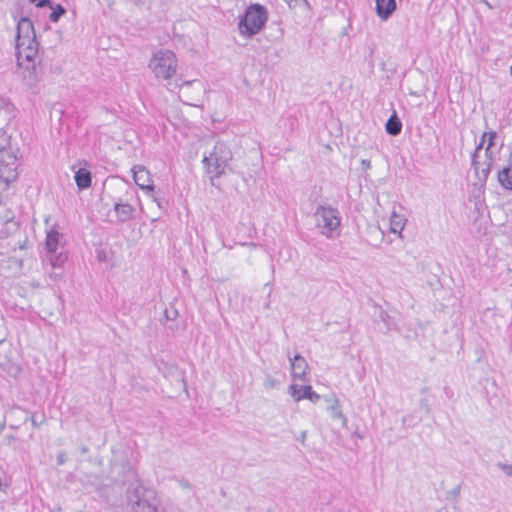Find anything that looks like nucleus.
Listing matches in <instances>:
<instances>
[{
  "label": "nucleus",
  "mask_w": 512,
  "mask_h": 512,
  "mask_svg": "<svg viewBox=\"0 0 512 512\" xmlns=\"http://www.w3.org/2000/svg\"><path fill=\"white\" fill-rule=\"evenodd\" d=\"M66 461V454L65 452H61L57 455V464L63 465Z\"/></svg>",
  "instance_id": "c756f323"
},
{
  "label": "nucleus",
  "mask_w": 512,
  "mask_h": 512,
  "mask_svg": "<svg viewBox=\"0 0 512 512\" xmlns=\"http://www.w3.org/2000/svg\"><path fill=\"white\" fill-rule=\"evenodd\" d=\"M125 498L130 512H168L157 491L139 478L128 484Z\"/></svg>",
  "instance_id": "f03ea898"
},
{
  "label": "nucleus",
  "mask_w": 512,
  "mask_h": 512,
  "mask_svg": "<svg viewBox=\"0 0 512 512\" xmlns=\"http://www.w3.org/2000/svg\"><path fill=\"white\" fill-rule=\"evenodd\" d=\"M289 392L295 401L308 399L312 403H317L320 400V395L317 394L310 385L298 386L292 384L289 386Z\"/></svg>",
  "instance_id": "1a4fd4ad"
},
{
  "label": "nucleus",
  "mask_w": 512,
  "mask_h": 512,
  "mask_svg": "<svg viewBox=\"0 0 512 512\" xmlns=\"http://www.w3.org/2000/svg\"><path fill=\"white\" fill-rule=\"evenodd\" d=\"M502 469L507 476L512 477V465H502Z\"/></svg>",
  "instance_id": "2f4dec72"
},
{
  "label": "nucleus",
  "mask_w": 512,
  "mask_h": 512,
  "mask_svg": "<svg viewBox=\"0 0 512 512\" xmlns=\"http://www.w3.org/2000/svg\"><path fill=\"white\" fill-rule=\"evenodd\" d=\"M277 381L271 378L270 376L267 377L264 381V386L266 388H273L276 385Z\"/></svg>",
  "instance_id": "c85d7f7f"
},
{
  "label": "nucleus",
  "mask_w": 512,
  "mask_h": 512,
  "mask_svg": "<svg viewBox=\"0 0 512 512\" xmlns=\"http://www.w3.org/2000/svg\"><path fill=\"white\" fill-rule=\"evenodd\" d=\"M0 343H2V341L0 340Z\"/></svg>",
  "instance_id": "c03bdc74"
},
{
  "label": "nucleus",
  "mask_w": 512,
  "mask_h": 512,
  "mask_svg": "<svg viewBox=\"0 0 512 512\" xmlns=\"http://www.w3.org/2000/svg\"><path fill=\"white\" fill-rule=\"evenodd\" d=\"M508 165H509V166H512V152H511V153H510V155H509Z\"/></svg>",
  "instance_id": "e433bc0d"
},
{
  "label": "nucleus",
  "mask_w": 512,
  "mask_h": 512,
  "mask_svg": "<svg viewBox=\"0 0 512 512\" xmlns=\"http://www.w3.org/2000/svg\"><path fill=\"white\" fill-rule=\"evenodd\" d=\"M114 211L119 222H127L134 217L135 208L119 197L114 201Z\"/></svg>",
  "instance_id": "9d476101"
},
{
  "label": "nucleus",
  "mask_w": 512,
  "mask_h": 512,
  "mask_svg": "<svg viewBox=\"0 0 512 512\" xmlns=\"http://www.w3.org/2000/svg\"><path fill=\"white\" fill-rule=\"evenodd\" d=\"M36 5H37V7H40V8L48 7L51 9L53 6V2L51 0H39Z\"/></svg>",
  "instance_id": "cd10ccee"
},
{
  "label": "nucleus",
  "mask_w": 512,
  "mask_h": 512,
  "mask_svg": "<svg viewBox=\"0 0 512 512\" xmlns=\"http://www.w3.org/2000/svg\"><path fill=\"white\" fill-rule=\"evenodd\" d=\"M8 145V137L4 130L0 129V151L4 150Z\"/></svg>",
  "instance_id": "bb28decb"
},
{
  "label": "nucleus",
  "mask_w": 512,
  "mask_h": 512,
  "mask_svg": "<svg viewBox=\"0 0 512 512\" xmlns=\"http://www.w3.org/2000/svg\"><path fill=\"white\" fill-rule=\"evenodd\" d=\"M479 169L478 171L475 170V172L479 175L480 173L482 174V178L483 179H486L491 171V168H492V163L491 162H484V163H481L479 161Z\"/></svg>",
  "instance_id": "b1692460"
},
{
  "label": "nucleus",
  "mask_w": 512,
  "mask_h": 512,
  "mask_svg": "<svg viewBox=\"0 0 512 512\" xmlns=\"http://www.w3.org/2000/svg\"><path fill=\"white\" fill-rule=\"evenodd\" d=\"M385 129L387 134L391 136H397L402 131V122L397 116L396 111H393V114L389 117L385 124Z\"/></svg>",
  "instance_id": "2eb2a0df"
},
{
  "label": "nucleus",
  "mask_w": 512,
  "mask_h": 512,
  "mask_svg": "<svg viewBox=\"0 0 512 512\" xmlns=\"http://www.w3.org/2000/svg\"><path fill=\"white\" fill-rule=\"evenodd\" d=\"M406 218L402 215L393 212L390 217V231L395 234L401 235V232L406 224Z\"/></svg>",
  "instance_id": "6ab92c4d"
},
{
  "label": "nucleus",
  "mask_w": 512,
  "mask_h": 512,
  "mask_svg": "<svg viewBox=\"0 0 512 512\" xmlns=\"http://www.w3.org/2000/svg\"><path fill=\"white\" fill-rule=\"evenodd\" d=\"M290 362L293 378L304 381L308 370V363L305 358L297 354L293 359L290 358Z\"/></svg>",
  "instance_id": "9b49d317"
},
{
  "label": "nucleus",
  "mask_w": 512,
  "mask_h": 512,
  "mask_svg": "<svg viewBox=\"0 0 512 512\" xmlns=\"http://www.w3.org/2000/svg\"><path fill=\"white\" fill-rule=\"evenodd\" d=\"M38 0H29L30 3H35L37 2Z\"/></svg>",
  "instance_id": "79ce46f5"
},
{
  "label": "nucleus",
  "mask_w": 512,
  "mask_h": 512,
  "mask_svg": "<svg viewBox=\"0 0 512 512\" xmlns=\"http://www.w3.org/2000/svg\"><path fill=\"white\" fill-rule=\"evenodd\" d=\"M158 369L165 378H172L174 376H177L179 381L183 384V386L186 387L184 372L179 371L178 367L175 364L161 361L158 364Z\"/></svg>",
  "instance_id": "4468645a"
},
{
  "label": "nucleus",
  "mask_w": 512,
  "mask_h": 512,
  "mask_svg": "<svg viewBox=\"0 0 512 512\" xmlns=\"http://www.w3.org/2000/svg\"><path fill=\"white\" fill-rule=\"evenodd\" d=\"M361 165H362L363 169H370L371 168V162H370V160H367V159H363L361 161Z\"/></svg>",
  "instance_id": "473e14b6"
},
{
  "label": "nucleus",
  "mask_w": 512,
  "mask_h": 512,
  "mask_svg": "<svg viewBox=\"0 0 512 512\" xmlns=\"http://www.w3.org/2000/svg\"><path fill=\"white\" fill-rule=\"evenodd\" d=\"M267 19V10L263 5L251 4L238 23L240 34L247 37L256 35L263 28Z\"/></svg>",
  "instance_id": "423d86ee"
},
{
  "label": "nucleus",
  "mask_w": 512,
  "mask_h": 512,
  "mask_svg": "<svg viewBox=\"0 0 512 512\" xmlns=\"http://www.w3.org/2000/svg\"><path fill=\"white\" fill-rule=\"evenodd\" d=\"M59 236L60 235H59L58 231L53 230V229L47 233L46 240H45V246H46V250L49 254H53L57 250L58 243H59Z\"/></svg>",
  "instance_id": "aec40b11"
},
{
  "label": "nucleus",
  "mask_w": 512,
  "mask_h": 512,
  "mask_svg": "<svg viewBox=\"0 0 512 512\" xmlns=\"http://www.w3.org/2000/svg\"><path fill=\"white\" fill-rule=\"evenodd\" d=\"M314 216L316 226L323 236L335 239L340 235L341 216L336 208L319 205L314 212Z\"/></svg>",
  "instance_id": "39448f33"
},
{
  "label": "nucleus",
  "mask_w": 512,
  "mask_h": 512,
  "mask_svg": "<svg viewBox=\"0 0 512 512\" xmlns=\"http://www.w3.org/2000/svg\"><path fill=\"white\" fill-rule=\"evenodd\" d=\"M232 160V152L226 143L217 141L202 160L207 173L210 175L211 184L217 186L215 180L226 173L229 162Z\"/></svg>",
  "instance_id": "7ed1b4c3"
},
{
  "label": "nucleus",
  "mask_w": 512,
  "mask_h": 512,
  "mask_svg": "<svg viewBox=\"0 0 512 512\" xmlns=\"http://www.w3.org/2000/svg\"><path fill=\"white\" fill-rule=\"evenodd\" d=\"M407 422H408V417H407V416H404V417L402 418V423H403V424H406Z\"/></svg>",
  "instance_id": "4c0bfd02"
},
{
  "label": "nucleus",
  "mask_w": 512,
  "mask_h": 512,
  "mask_svg": "<svg viewBox=\"0 0 512 512\" xmlns=\"http://www.w3.org/2000/svg\"><path fill=\"white\" fill-rule=\"evenodd\" d=\"M133 178L137 186H139L142 190L151 193L154 191V185L150 178V172L144 167L140 165H136L132 168Z\"/></svg>",
  "instance_id": "6e6552de"
},
{
  "label": "nucleus",
  "mask_w": 512,
  "mask_h": 512,
  "mask_svg": "<svg viewBox=\"0 0 512 512\" xmlns=\"http://www.w3.org/2000/svg\"><path fill=\"white\" fill-rule=\"evenodd\" d=\"M18 158L12 150L0 151V178L9 182L17 177Z\"/></svg>",
  "instance_id": "0eeeda50"
},
{
  "label": "nucleus",
  "mask_w": 512,
  "mask_h": 512,
  "mask_svg": "<svg viewBox=\"0 0 512 512\" xmlns=\"http://www.w3.org/2000/svg\"><path fill=\"white\" fill-rule=\"evenodd\" d=\"M497 178L503 188L512 190V166L508 165L507 167L499 170Z\"/></svg>",
  "instance_id": "a211bd4d"
},
{
  "label": "nucleus",
  "mask_w": 512,
  "mask_h": 512,
  "mask_svg": "<svg viewBox=\"0 0 512 512\" xmlns=\"http://www.w3.org/2000/svg\"><path fill=\"white\" fill-rule=\"evenodd\" d=\"M497 133L495 131H489L484 132L480 143L476 146L474 153L472 154V166L474 170L478 171L479 167V160H478V153L483 148V145L486 141V137H488V144H487V152L490 151L491 147L494 145V139L496 138Z\"/></svg>",
  "instance_id": "f8f14e48"
},
{
  "label": "nucleus",
  "mask_w": 512,
  "mask_h": 512,
  "mask_svg": "<svg viewBox=\"0 0 512 512\" xmlns=\"http://www.w3.org/2000/svg\"><path fill=\"white\" fill-rule=\"evenodd\" d=\"M295 1V5H302L303 6V3L301 2V0H294Z\"/></svg>",
  "instance_id": "58836bf2"
},
{
  "label": "nucleus",
  "mask_w": 512,
  "mask_h": 512,
  "mask_svg": "<svg viewBox=\"0 0 512 512\" xmlns=\"http://www.w3.org/2000/svg\"><path fill=\"white\" fill-rule=\"evenodd\" d=\"M485 156L488 158V161L487 162H491L493 161L492 159V152L491 150L489 152H487V148L485 149Z\"/></svg>",
  "instance_id": "72a5a7b5"
},
{
  "label": "nucleus",
  "mask_w": 512,
  "mask_h": 512,
  "mask_svg": "<svg viewBox=\"0 0 512 512\" xmlns=\"http://www.w3.org/2000/svg\"><path fill=\"white\" fill-rule=\"evenodd\" d=\"M182 486H183V487H190V485H189V483H188V482H184V483H182Z\"/></svg>",
  "instance_id": "ea45409f"
},
{
  "label": "nucleus",
  "mask_w": 512,
  "mask_h": 512,
  "mask_svg": "<svg viewBox=\"0 0 512 512\" xmlns=\"http://www.w3.org/2000/svg\"><path fill=\"white\" fill-rule=\"evenodd\" d=\"M378 318L386 325L388 330L396 329L393 318L382 308L379 309Z\"/></svg>",
  "instance_id": "4be33fe9"
},
{
  "label": "nucleus",
  "mask_w": 512,
  "mask_h": 512,
  "mask_svg": "<svg viewBox=\"0 0 512 512\" xmlns=\"http://www.w3.org/2000/svg\"><path fill=\"white\" fill-rule=\"evenodd\" d=\"M301 2L303 3V7L305 8H309V2L307 0H301Z\"/></svg>",
  "instance_id": "f704fd0d"
},
{
  "label": "nucleus",
  "mask_w": 512,
  "mask_h": 512,
  "mask_svg": "<svg viewBox=\"0 0 512 512\" xmlns=\"http://www.w3.org/2000/svg\"><path fill=\"white\" fill-rule=\"evenodd\" d=\"M17 71L29 87H34L40 80L42 71L39 67L38 47L34 25L29 18L18 21L15 39Z\"/></svg>",
  "instance_id": "f257e3e1"
},
{
  "label": "nucleus",
  "mask_w": 512,
  "mask_h": 512,
  "mask_svg": "<svg viewBox=\"0 0 512 512\" xmlns=\"http://www.w3.org/2000/svg\"><path fill=\"white\" fill-rule=\"evenodd\" d=\"M24 242H26V240H25ZM24 244H25V243L20 244V245H19V248H20V249H23V248H24Z\"/></svg>",
  "instance_id": "a19ab883"
},
{
  "label": "nucleus",
  "mask_w": 512,
  "mask_h": 512,
  "mask_svg": "<svg viewBox=\"0 0 512 512\" xmlns=\"http://www.w3.org/2000/svg\"><path fill=\"white\" fill-rule=\"evenodd\" d=\"M19 230V224L13 219H8L0 230L2 236H10Z\"/></svg>",
  "instance_id": "412c9836"
},
{
  "label": "nucleus",
  "mask_w": 512,
  "mask_h": 512,
  "mask_svg": "<svg viewBox=\"0 0 512 512\" xmlns=\"http://www.w3.org/2000/svg\"><path fill=\"white\" fill-rule=\"evenodd\" d=\"M5 109H6L7 111H10V110H13V109H14V106H13L12 104H7V105L5 106Z\"/></svg>",
  "instance_id": "c9c22d12"
},
{
  "label": "nucleus",
  "mask_w": 512,
  "mask_h": 512,
  "mask_svg": "<svg viewBox=\"0 0 512 512\" xmlns=\"http://www.w3.org/2000/svg\"><path fill=\"white\" fill-rule=\"evenodd\" d=\"M149 69L158 80H170L177 71L176 55L168 49L156 51L148 64Z\"/></svg>",
  "instance_id": "20e7f679"
},
{
  "label": "nucleus",
  "mask_w": 512,
  "mask_h": 512,
  "mask_svg": "<svg viewBox=\"0 0 512 512\" xmlns=\"http://www.w3.org/2000/svg\"><path fill=\"white\" fill-rule=\"evenodd\" d=\"M75 182L80 190L87 189L91 186V173L81 168L75 173Z\"/></svg>",
  "instance_id": "f3484780"
},
{
  "label": "nucleus",
  "mask_w": 512,
  "mask_h": 512,
  "mask_svg": "<svg viewBox=\"0 0 512 512\" xmlns=\"http://www.w3.org/2000/svg\"><path fill=\"white\" fill-rule=\"evenodd\" d=\"M178 316V312L176 309H168L166 308L164 310V317L165 319L168 321V320H174L176 317Z\"/></svg>",
  "instance_id": "a878e982"
},
{
  "label": "nucleus",
  "mask_w": 512,
  "mask_h": 512,
  "mask_svg": "<svg viewBox=\"0 0 512 512\" xmlns=\"http://www.w3.org/2000/svg\"><path fill=\"white\" fill-rule=\"evenodd\" d=\"M51 10L52 12L49 15V20L53 23L58 22L60 17L66 13V9L61 4H57L56 6L53 5Z\"/></svg>",
  "instance_id": "5701e85b"
},
{
  "label": "nucleus",
  "mask_w": 512,
  "mask_h": 512,
  "mask_svg": "<svg viewBox=\"0 0 512 512\" xmlns=\"http://www.w3.org/2000/svg\"><path fill=\"white\" fill-rule=\"evenodd\" d=\"M28 420L31 422L33 427H35V428L39 427V423L37 422L34 415H32L31 417L26 416L24 422H27Z\"/></svg>",
  "instance_id": "7c9ffc66"
},
{
  "label": "nucleus",
  "mask_w": 512,
  "mask_h": 512,
  "mask_svg": "<svg viewBox=\"0 0 512 512\" xmlns=\"http://www.w3.org/2000/svg\"><path fill=\"white\" fill-rule=\"evenodd\" d=\"M4 424L0 425V430H3Z\"/></svg>",
  "instance_id": "37998d69"
},
{
  "label": "nucleus",
  "mask_w": 512,
  "mask_h": 512,
  "mask_svg": "<svg viewBox=\"0 0 512 512\" xmlns=\"http://www.w3.org/2000/svg\"><path fill=\"white\" fill-rule=\"evenodd\" d=\"M376 14L382 20H387L396 10V0H375Z\"/></svg>",
  "instance_id": "ddd939ff"
},
{
  "label": "nucleus",
  "mask_w": 512,
  "mask_h": 512,
  "mask_svg": "<svg viewBox=\"0 0 512 512\" xmlns=\"http://www.w3.org/2000/svg\"><path fill=\"white\" fill-rule=\"evenodd\" d=\"M50 263L52 265V267L56 268V267H60L64 261L67 259L66 255H63L62 253H60L59 255L55 256L54 253L53 254H50Z\"/></svg>",
  "instance_id": "393cba45"
},
{
  "label": "nucleus",
  "mask_w": 512,
  "mask_h": 512,
  "mask_svg": "<svg viewBox=\"0 0 512 512\" xmlns=\"http://www.w3.org/2000/svg\"><path fill=\"white\" fill-rule=\"evenodd\" d=\"M328 401L331 402V404L328 406V410L331 413V417L333 419L341 420L342 426L346 427L348 420L346 416L342 413V410L339 406V400L335 396H333V398Z\"/></svg>",
  "instance_id": "dca6fc26"
}]
</instances>
